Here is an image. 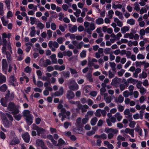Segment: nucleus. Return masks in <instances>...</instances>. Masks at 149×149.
I'll list each match as a JSON object with an SVG mask.
<instances>
[{
  "label": "nucleus",
  "mask_w": 149,
  "mask_h": 149,
  "mask_svg": "<svg viewBox=\"0 0 149 149\" xmlns=\"http://www.w3.org/2000/svg\"><path fill=\"white\" fill-rule=\"evenodd\" d=\"M63 53L64 54V56H67L68 57L71 56L72 54V52L70 51L63 52Z\"/></svg>",
  "instance_id": "45"
},
{
  "label": "nucleus",
  "mask_w": 149,
  "mask_h": 149,
  "mask_svg": "<svg viewBox=\"0 0 149 149\" xmlns=\"http://www.w3.org/2000/svg\"><path fill=\"white\" fill-rule=\"evenodd\" d=\"M104 144L105 145L107 146V147L109 149H113L114 147L112 145L110 144L109 142L105 141L104 142Z\"/></svg>",
  "instance_id": "39"
},
{
  "label": "nucleus",
  "mask_w": 149,
  "mask_h": 149,
  "mask_svg": "<svg viewBox=\"0 0 149 149\" xmlns=\"http://www.w3.org/2000/svg\"><path fill=\"white\" fill-rule=\"evenodd\" d=\"M127 81L128 83H131L134 84H135L138 81L132 78H130L127 79Z\"/></svg>",
  "instance_id": "30"
},
{
  "label": "nucleus",
  "mask_w": 149,
  "mask_h": 149,
  "mask_svg": "<svg viewBox=\"0 0 149 149\" xmlns=\"http://www.w3.org/2000/svg\"><path fill=\"white\" fill-rule=\"evenodd\" d=\"M134 10L137 12H138L140 10V7L139 5L137 3H135L134 4Z\"/></svg>",
  "instance_id": "57"
},
{
  "label": "nucleus",
  "mask_w": 149,
  "mask_h": 149,
  "mask_svg": "<svg viewBox=\"0 0 149 149\" xmlns=\"http://www.w3.org/2000/svg\"><path fill=\"white\" fill-rule=\"evenodd\" d=\"M135 130L136 131L138 132L140 136L142 135V130L141 128L139 127L138 125L135 128Z\"/></svg>",
  "instance_id": "51"
},
{
  "label": "nucleus",
  "mask_w": 149,
  "mask_h": 149,
  "mask_svg": "<svg viewBox=\"0 0 149 149\" xmlns=\"http://www.w3.org/2000/svg\"><path fill=\"white\" fill-rule=\"evenodd\" d=\"M97 130V128L95 127L92 128L91 131H89L87 133V135L90 136L95 134V132Z\"/></svg>",
  "instance_id": "37"
},
{
  "label": "nucleus",
  "mask_w": 149,
  "mask_h": 149,
  "mask_svg": "<svg viewBox=\"0 0 149 149\" xmlns=\"http://www.w3.org/2000/svg\"><path fill=\"white\" fill-rule=\"evenodd\" d=\"M23 116L25 117L26 122L29 125H31L33 123V116L30 113L29 111L25 110L23 112Z\"/></svg>",
  "instance_id": "2"
},
{
  "label": "nucleus",
  "mask_w": 149,
  "mask_h": 149,
  "mask_svg": "<svg viewBox=\"0 0 149 149\" xmlns=\"http://www.w3.org/2000/svg\"><path fill=\"white\" fill-rule=\"evenodd\" d=\"M52 62L53 63H56L57 62V60L56 58V55L55 54H53L52 55L50 56Z\"/></svg>",
  "instance_id": "33"
},
{
  "label": "nucleus",
  "mask_w": 149,
  "mask_h": 149,
  "mask_svg": "<svg viewBox=\"0 0 149 149\" xmlns=\"http://www.w3.org/2000/svg\"><path fill=\"white\" fill-rule=\"evenodd\" d=\"M124 100V97L122 95H119L118 97H116L115 99V101L116 103H121L123 102Z\"/></svg>",
  "instance_id": "18"
},
{
  "label": "nucleus",
  "mask_w": 149,
  "mask_h": 149,
  "mask_svg": "<svg viewBox=\"0 0 149 149\" xmlns=\"http://www.w3.org/2000/svg\"><path fill=\"white\" fill-rule=\"evenodd\" d=\"M77 29V26L74 25L69 29L71 33H74L76 31Z\"/></svg>",
  "instance_id": "52"
},
{
  "label": "nucleus",
  "mask_w": 149,
  "mask_h": 149,
  "mask_svg": "<svg viewBox=\"0 0 149 149\" xmlns=\"http://www.w3.org/2000/svg\"><path fill=\"white\" fill-rule=\"evenodd\" d=\"M58 143L57 144V143H56V145H54L55 146H62L64 144H65V142L62 139H60L58 140Z\"/></svg>",
  "instance_id": "41"
},
{
  "label": "nucleus",
  "mask_w": 149,
  "mask_h": 149,
  "mask_svg": "<svg viewBox=\"0 0 149 149\" xmlns=\"http://www.w3.org/2000/svg\"><path fill=\"white\" fill-rule=\"evenodd\" d=\"M95 114L96 116L100 117L101 116V109H99L97 110Z\"/></svg>",
  "instance_id": "55"
},
{
  "label": "nucleus",
  "mask_w": 149,
  "mask_h": 149,
  "mask_svg": "<svg viewBox=\"0 0 149 149\" xmlns=\"http://www.w3.org/2000/svg\"><path fill=\"white\" fill-rule=\"evenodd\" d=\"M95 23L97 25H101L104 23V19L101 17H99L95 20Z\"/></svg>",
  "instance_id": "28"
},
{
  "label": "nucleus",
  "mask_w": 149,
  "mask_h": 149,
  "mask_svg": "<svg viewBox=\"0 0 149 149\" xmlns=\"http://www.w3.org/2000/svg\"><path fill=\"white\" fill-rule=\"evenodd\" d=\"M47 138L50 140L54 145H56L57 141H55L53 139L52 136L49 134L47 136Z\"/></svg>",
  "instance_id": "24"
},
{
  "label": "nucleus",
  "mask_w": 149,
  "mask_h": 149,
  "mask_svg": "<svg viewBox=\"0 0 149 149\" xmlns=\"http://www.w3.org/2000/svg\"><path fill=\"white\" fill-rule=\"evenodd\" d=\"M63 102L62 101L60 102V104H58L57 108L58 109H61V113H60L58 114L59 117L62 116L61 120L63 121L64 119L66 118L65 116L64 115V113L65 111V108H63V105L61 104Z\"/></svg>",
  "instance_id": "7"
},
{
  "label": "nucleus",
  "mask_w": 149,
  "mask_h": 149,
  "mask_svg": "<svg viewBox=\"0 0 149 149\" xmlns=\"http://www.w3.org/2000/svg\"><path fill=\"white\" fill-rule=\"evenodd\" d=\"M97 121V119L96 117H94L92 118L91 121V124L92 125H95Z\"/></svg>",
  "instance_id": "44"
},
{
  "label": "nucleus",
  "mask_w": 149,
  "mask_h": 149,
  "mask_svg": "<svg viewBox=\"0 0 149 149\" xmlns=\"http://www.w3.org/2000/svg\"><path fill=\"white\" fill-rule=\"evenodd\" d=\"M104 100L107 103H109L112 99L111 96H108V94H106L104 96Z\"/></svg>",
  "instance_id": "19"
},
{
  "label": "nucleus",
  "mask_w": 149,
  "mask_h": 149,
  "mask_svg": "<svg viewBox=\"0 0 149 149\" xmlns=\"http://www.w3.org/2000/svg\"><path fill=\"white\" fill-rule=\"evenodd\" d=\"M88 66L89 67L93 66L95 69H98L99 68V66L97 65H95L93 63H91L89 59H88Z\"/></svg>",
  "instance_id": "32"
},
{
  "label": "nucleus",
  "mask_w": 149,
  "mask_h": 149,
  "mask_svg": "<svg viewBox=\"0 0 149 149\" xmlns=\"http://www.w3.org/2000/svg\"><path fill=\"white\" fill-rule=\"evenodd\" d=\"M147 76V73L144 71H142V73L140 74L139 75V78L141 79L146 78Z\"/></svg>",
  "instance_id": "27"
},
{
  "label": "nucleus",
  "mask_w": 149,
  "mask_h": 149,
  "mask_svg": "<svg viewBox=\"0 0 149 149\" xmlns=\"http://www.w3.org/2000/svg\"><path fill=\"white\" fill-rule=\"evenodd\" d=\"M83 45L84 42L81 41L77 43L76 46L77 49H80Z\"/></svg>",
  "instance_id": "60"
},
{
  "label": "nucleus",
  "mask_w": 149,
  "mask_h": 149,
  "mask_svg": "<svg viewBox=\"0 0 149 149\" xmlns=\"http://www.w3.org/2000/svg\"><path fill=\"white\" fill-rule=\"evenodd\" d=\"M63 76L65 77H69L70 76V73L68 71L66 72L63 71L61 72Z\"/></svg>",
  "instance_id": "54"
},
{
  "label": "nucleus",
  "mask_w": 149,
  "mask_h": 149,
  "mask_svg": "<svg viewBox=\"0 0 149 149\" xmlns=\"http://www.w3.org/2000/svg\"><path fill=\"white\" fill-rule=\"evenodd\" d=\"M130 29V28L127 26H125L122 28L121 29V32L123 33H125V32L128 31Z\"/></svg>",
  "instance_id": "40"
},
{
  "label": "nucleus",
  "mask_w": 149,
  "mask_h": 149,
  "mask_svg": "<svg viewBox=\"0 0 149 149\" xmlns=\"http://www.w3.org/2000/svg\"><path fill=\"white\" fill-rule=\"evenodd\" d=\"M6 81V78L2 74L0 73V84L5 82Z\"/></svg>",
  "instance_id": "25"
},
{
  "label": "nucleus",
  "mask_w": 149,
  "mask_h": 149,
  "mask_svg": "<svg viewBox=\"0 0 149 149\" xmlns=\"http://www.w3.org/2000/svg\"><path fill=\"white\" fill-rule=\"evenodd\" d=\"M70 70L71 74L74 75V77H77L78 76L77 72L75 69L70 68Z\"/></svg>",
  "instance_id": "34"
},
{
  "label": "nucleus",
  "mask_w": 149,
  "mask_h": 149,
  "mask_svg": "<svg viewBox=\"0 0 149 149\" xmlns=\"http://www.w3.org/2000/svg\"><path fill=\"white\" fill-rule=\"evenodd\" d=\"M91 86L89 85H87L84 88V93H88L90 90Z\"/></svg>",
  "instance_id": "47"
},
{
  "label": "nucleus",
  "mask_w": 149,
  "mask_h": 149,
  "mask_svg": "<svg viewBox=\"0 0 149 149\" xmlns=\"http://www.w3.org/2000/svg\"><path fill=\"white\" fill-rule=\"evenodd\" d=\"M113 14V11L112 10H111L108 12V16L109 18L111 19L112 17Z\"/></svg>",
  "instance_id": "63"
},
{
  "label": "nucleus",
  "mask_w": 149,
  "mask_h": 149,
  "mask_svg": "<svg viewBox=\"0 0 149 149\" xmlns=\"http://www.w3.org/2000/svg\"><path fill=\"white\" fill-rule=\"evenodd\" d=\"M139 91L141 94L144 95L146 92V89L143 87L139 89Z\"/></svg>",
  "instance_id": "56"
},
{
  "label": "nucleus",
  "mask_w": 149,
  "mask_h": 149,
  "mask_svg": "<svg viewBox=\"0 0 149 149\" xmlns=\"http://www.w3.org/2000/svg\"><path fill=\"white\" fill-rule=\"evenodd\" d=\"M84 25L85 27V30L89 35L91 34L92 31L94 30L96 28L95 24L92 22L90 23L85 21L84 22Z\"/></svg>",
  "instance_id": "1"
},
{
  "label": "nucleus",
  "mask_w": 149,
  "mask_h": 149,
  "mask_svg": "<svg viewBox=\"0 0 149 149\" xmlns=\"http://www.w3.org/2000/svg\"><path fill=\"white\" fill-rule=\"evenodd\" d=\"M38 136H41V137L44 138H45V135L44 134L45 132V130L43 128H39L37 131Z\"/></svg>",
  "instance_id": "13"
},
{
  "label": "nucleus",
  "mask_w": 149,
  "mask_h": 149,
  "mask_svg": "<svg viewBox=\"0 0 149 149\" xmlns=\"http://www.w3.org/2000/svg\"><path fill=\"white\" fill-rule=\"evenodd\" d=\"M30 21L31 24L32 25L36 23V19L35 17H31Z\"/></svg>",
  "instance_id": "62"
},
{
  "label": "nucleus",
  "mask_w": 149,
  "mask_h": 149,
  "mask_svg": "<svg viewBox=\"0 0 149 149\" xmlns=\"http://www.w3.org/2000/svg\"><path fill=\"white\" fill-rule=\"evenodd\" d=\"M31 68L29 66H27L24 69V72L27 73H30L31 72Z\"/></svg>",
  "instance_id": "59"
},
{
  "label": "nucleus",
  "mask_w": 149,
  "mask_h": 149,
  "mask_svg": "<svg viewBox=\"0 0 149 149\" xmlns=\"http://www.w3.org/2000/svg\"><path fill=\"white\" fill-rule=\"evenodd\" d=\"M114 116L118 121H120L123 118V116L119 112H117L114 115Z\"/></svg>",
  "instance_id": "23"
},
{
  "label": "nucleus",
  "mask_w": 149,
  "mask_h": 149,
  "mask_svg": "<svg viewBox=\"0 0 149 149\" xmlns=\"http://www.w3.org/2000/svg\"><path fill=\"white\" fill-rule=\"evenodd\" d=\"M118 79L116 78L113 79L111 83V84L116 87H117L118 81Z\"/></svg>",
  "instance_id": "38"
},
{
  "label": "nucleus",
  "mask_w": 149,
  "mask_h": 149,
  "mask_svg": "<svg viewBox=\"0 0 149 149\" xmlns=\"http://www.w3.org/2000/svg\"><path fill=\"white\" fill-rule=\"evenodd\" d=\"M74 97V93L71 91H68L66 94V97L69 100L73 99Z\"/></svg>",
  "instance_id": "15"
},
{
  "label": "nucleus",
  "mask_w": 149,
  "mask_h": 149,
  "mask_svg": "<svg viewBox=\"0 0 149 149\" xmlns=\"http://www.w3.org/2000/svg\"><path fill=\"white\" fill-rule=\"evenodd\" d=\"M104 132L107 133H109L108 135V137L109 139H111L113 136V134L117 133L118 131L117 129H113L107 127L105 128Z\"/></svg>",
  "instance_id": "6"
},
{
  "label": "nucleus",
  "mask_w": 149,
  "mask_h": 149,
  "mask_svg": "<svg viewBox=\"0 0 149 149\" xmlns=\"http://www.w3.org/2000/svg\"><path fill=\"white\" fill-rule=\"evenodd\" d=\"M52 90V89L50 87L45 88V90L43 91V94L45 96H47L49 94V91H51Z\"/></svg>",
  "instance_id": "22"
},
{
  "label": "nucleus",
  "mask_w": 149,
  "mask_h": 149,
  "mask_svg": "<svg viewBox=\"0 0 149 149\" xmlns=\"http://www.w3.org/2000/svg\"><path fill=\"white\" fill-rule=\"evenodd\" d=\"M6 115L10 121H8L6 118H5L3 119V124L5 127L9 128L12 125V122L13 120V118L12 116L9 113H6Z\"/></svg>",
  "instance_id": "3"
},
{
  "label": "nucleus",
  "mask_w": 149,
  "mask_h": 149,
  "mask_svg": "<svg viewBox=\"0 0 149 149\" xmlns=\"http://www.w3.org/2000/svg\"><path fill=\"white\" fill-rule=\"evenodd\" d=\"M7 87L6 84H3L0 87V91L2 92H4L7 90Z\"/></svg>",
  "instance_id": "48"
},
{
  "label": "nucleus",
  "mask_w": 149,
  "mask_h": 149,
  "mask_svg": "<svg viewBox=\"0 0 149 149\" xmlns=\"http://www.w3.org/2000/svg\"><path fill=\"white\" fill-rule=\"evenodd\" d=\"M7 109L10 113L13 115L17 114L19 112V110L16 108L15 105L13 102H11L9 104Z\"/></svg>",
  "instance_id": "5"
},
{
  "label": "nucleus",
  "mask_w": 149,
  "mask_h": 149,
  "mask_svg": "<svg viewBox=\"0 0 149 149\" xmlns=\"http://www.w3.org/2000/svg\"><path fill=\"white\" fill-rule=\"evenodd\" d=\"M25 45L27 47L25 49V50L27 52H29L31 49V44L30 43H26Z\"/></svg>",
  "instance_id": "46"
},
{
  "label": "nucleus",
  "mask_w": 149,
  "mask_h": 149,
  "mask_svg": "<svg viewBox=\"0 0 149 149\" xmlns=\"http://www.w3.org/2000/svg\"><path fill=\"white\" fill-rule=\"evenodd\" d=\"M9 82L10 84L14 86H17L18 85V83L14 76L12 75L10 77Z\"/></svg>",
  "instance_id": "11"
},
{
  "label": "nucleus",
  "mask_w": 149,
  "mask_h": 149,
  "mask_svg": "<svg viewBox=\"0 0 149 149\" xmlns=\"http://www.w3.org/2000/svg\"><path fill=\"white\" fill-rule=\"evenodd\" d=\"M135 20L133 19H128L127 21V23L131 25H133L135 24Z\"/></svg>",
  "instance_id": "53"
},
{
  "label": "nucleus",
  "mask_w": 149,
  "mask_h": 149,
  "mask_svg": "<svg viewBox=\"0 0 149 149\" xmlns=\"http://www.w3.org/2000/svg\"><path fill=\"white\" fill-rule=\"evenodd\" d=\"M63 87H61L60 88L58 91L55 92L54 94L55 96H58L60 95H62L63 93Z\"/></svg>",
  "instance_id": "21"
},
{
  "label": "nucleus",
  "mask_w": 149,
  "mask_h": 149,
  "mask_svg": "<svg viewBox=\"0 0 149 149\" xmlns=\"http://www.w3.org/2000/svg\"><path fill=\"white\" fill-rule=\"evenodd\" d=\"M106 90L104 87H102L100 89V94L102 95H105L107 93H105V92L106 91Z\"/></svg>",
  "instance_id": "58"
},
{
  "label": "nucleus",
  "mask_w": 149,
  "mask_h": 149,
  "mask_svg": "<svg viewBox=\"0 0 149 149\" xmlns=\"http://www.w3.org/2000/svg\"><path fill=\"white\" fill-rule=\"evenodd\" d=\"M81 108L82 112H84L87 111V109L88 108V107L86 104H85L83 106L81 105Z\"/></svg>",
  "instance_id": "43"
},
{
  "label": "nucleus",
  "mask_w": 149,
  "mask_h": 149,
  "mask_svg": "<svg viewBox=\"0 0 149 149\" xmlns=\"http://www.w3.org/2000/svg\"><path fill=\"white\" fill-rule=\"evenodd\" d=\"M115 14L118 16L120 19H123V14L120 11L116 10L115 12Z\"/></svg>",
  "instance_id": "42"
},
{
  "label": "nucleus",
  "mask_w": 149,
  "mask_h": 149,
  "mask_svg": "<svg viewBox=\"0 0 149 149\" xmlns=\"http://www.w3.org/2000/svg\"><path fill=\"white\" fill-rule=\"evenodd\" d=\"M69 103L72 104H77V107L79 108H80L81 106V104L80 103V102L79 101H76V102H75L73 101H69Z\"/></svg>",
  "instance_id": "50"
},
{
  "label": "nucleus",
  "mask_w": 149,
  "mask_h": 149,
  "mask_svg": "<svg viewBox=\"0 0 149 149\" xmlns=\"http://www.w3.org/2000/svg\"><path fill=\"white\" fill-rule=\"evenodd\" d=\"M125 132L129 134L132 137H134V130L129 128H126L125 130Z\"/></svg>",
  "instance_id": "17"
},
{
  "label": "nucleus",
  "mask_w": 149,
  "mask_h": 149,
  "mask_svg": "<svg viewBox=\"0 0 149 149\" xmlns=\"http://www.w3.org/2000/svg\"><path fill=\"white\" fill-rule=\"evenodd\" d=\"M52 64L51 61L49 59H47L45 61V63L43 65L44 67H46L48 65H51Z\"/></svg>",
  "instance_id": "61"
},
{
  "label": "nucleus",
  "mask_w": 149,
  "mask_h": 149,
  "mask_svg": "<svg viewBox=\"0 0 149 149\" xmlns=\"http://www.w3.org/2000/svg\"><path fill=\"white\" fill-rule=\"evenodd\" d=\"M139 33L141 36L140 39H142L143 38V36L145 35L146 33L145 30L143 29H141L139 31Z\"/></svg>",
  "instance_id": "49"
},
{
  "label": "nucleus",
  "mask_w": 149,
  "mask_h": 149,
  "mask_svg": "<svg viewBox=\"0 0 149 149\" xmlns=\"http://www.w3.org/2000/svg\"><path fill=\"white\" fill-rule=\"evenodd\" d=\"M138 42L136 41H130L128 42L127 45L130 47H131L132 45L136 46L138 45Z\"/></svg>",
  "instance_id": "29"
},
{
  "label": "nucleus",
  "mask_w": 149,
  "mask_h": 149,
  "mask_svg": "<svg viewBox=\"0 0 149 149\" xmlns=\"http://www.w3.org/2000/svg\"><path fill=\"white\" fill-rule=\"evenodd\" d=\"M75 12L74 13V15L77 17H78L80 15L81 13V10L79 9H77L76 10Z\"/></svg>",
  "instance_id": "64"
},
{
  "label": "nucleus",
  "mask_w": 149,
  "mask_h": 149,
  "mask_svg": "<svg viewBox=\"0 0 149 149\" xmlns=\"http://www.w3.org/2000/svg\"><path fill=\"white\" fill-rule=\"evenodd\" d=\"M2 65L3 72L6 74L8 64L6 59H3L2 60Z\"/></svg>",
  "instance_id": "10"
},
{
  "label": "nucleus",
  "mask_w": 149,
  "mask_h": 149,
  "mask_svg": "<svg viewBox=\"0 0 149 149\" xmlns=\"http://www.w3.org/2000/svg\"><path fill=\"white\" fill-rule=\"evenodd\" d=\"M122 6L120 4L116 5L115 3H112V8L114 10L117 9H121L122 8Z\"/></svg>",
  "instance_id": "26"
},
{
  "label": "nucleus",
  "mask_w": 149,
  "mask_h": 149,
  "mask_svg": "<svg viewBox=\"0 0 149 149\" xmlns=\"http://www.w3.org/2000/svg\"><path fill=\"white\" fill-rule=\"evenodd\" d=\"M9 96V94L7 93L6 95L5 98H2L0 102L2 105L5 107H7V102L8 100V97Z\"/></svg>",
  "instance_id": "12"
},
{
  "label": "nucleus",
  "mask_w": 149,
  "mask_h": 149,
  "mask_svg": "<svg viewBox=\"0 0 149 149\" xmlns=\"http://www.w3.org/2000/svg\"><path fill=\"white\" fill-rule=\"evenodd\" d=\"M1 20L3 26H6L8 22V20L6 19L4 17H1Z\"/></svg>",
  "instance_id": "31"
},
{
  "label": "nucleus",
  "mask_w": 149,
  "mask_h": 149,
  "mask_svg": "<svg viewBox=\"0 0 149 149\" xmlns=\"http://www.w3.org/2000/svg\"><path fill=\"white\" fill-rule=\"evenodd\" d=\"M68 88L71 91H75L79 88V86L73 79H71L69 80Z\"/></svg>",
  "instance_id": "4"
},
{
  "label": "nucleus",
  "mask_w": 149,
  "mask_h": 149,
  "mask_svg": "<svg viewBox=\"0 0 149 149\" xmlns=\"http://www.w3.org/2000/svg\"><path fill=\"white\" fill-rule=\"evenodd\" d=\"M13 139L10 140L9 141V144L10 145H13L18 144L19 141L17 137H13Z\"/></svg>",
  "instance_id": "16"
},
{
  "label": "nucleus",
  "mask_w": 149,
  "mask_h": 149,
  "mask_svg": "<svg viewBox=\"0 0 149 149\" xmlns=\"http://www.w3.org/2000/svg\"><path fill=\"white\" fill-rule=\"evenodd\" d=\"M123 37L125 38H129L130 39H132L133 33H126L124 35Z\"/></svg>",
  "instance_id": "36"
},
{
  "label": "nucleus",
  "mask_w": 149,
  "mask_h": 149,
  "mask_svg": "<svg viewBox=\"0 0 149 149\" xmlns=\"http://www.w3.org/2000/svg\"><path fill=\"white\" fill-rule=\"evenodd\" d=\"M28 8L30 9H33V10L37 11V7L33 4H30L28 6Z\"/></svg>",
  "instance_id": "35"
},
{
  "label": "nucleus",
  "mask_w": 149,
  "mask_h": 149,
  "mask_svg": "<svg viewBox=\"0 0 149 149\" xmlns=\"http://www.w3.org/2000/svg\"><path fill=\"white\" fill-rule=\"evenodd\" d=\"M30 35L31 37H34L36 34V31L35 30V28L34 26H32L30 28Z\"/></svg>",
  "instance_id": "20"
},
{
  "label": "nucleus",
  "mask_w": 149,
  "mask_h": 149,
  "mask_svg": "<svg viewBox=\"0 0 149 149\" xmlns=\"http://www.w3.org/2000/svg\"><path fill=\"white\" fill-rule=\"evenodd\" d=\"M36 145L38 147H41L43 149H48V148L45 145L43 141L40 139H38L36 141Z\"/></svg>",
  "instance_id": "8"
},
{
  "label": "nucleus",
  "mask_w": 149,
  "mask_h": 149,
  "mask_svg": "<svg viewBox=\"0 0 149 149\" xmlns=\"http://www.w3.org/2000/svg\"><path fill=\"white\" fill-rule=\"evenodd\" d=\"M22 138L24 141L26 143H29L30 140V136L27 132H25L22 134Z\"/></svg>",
  "instance_id": "14"
},
{
  "label": "nucleus",
  "mask_w": 149,
  "mask_h": 149,
  "mask_svg": "<svg viewBox=\"0 0 149 149\" xmlns=\"http://www.w3.org/2000/svg\"><path fill=\"white\" fill-rule=\"evenodd\" d=\"M2 41H1V37H0V45H2L3 47L2 48V52H5L6 50L7 41L6 39H2Z\"/></svg>",
  "instance_id": "9"
}]
</instances>
